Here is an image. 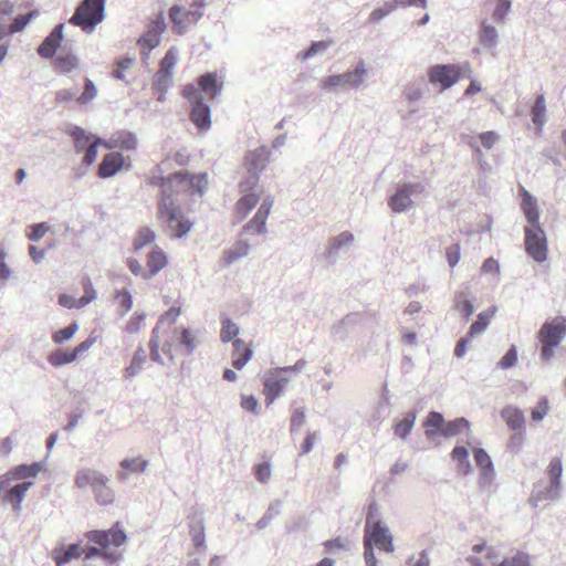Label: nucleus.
<instances>
[{"label": "nucleus", "instance_id": "f257e3e1", "mask_svg": "<svg viewBox=\"0 0 566 566\" xmlns=\"http://www.w3.org/2000/svg\"><path fill=\"white\" fill-rule=\"evenodd\" d=\"M522 209L528 226L525 227V251L536 262L542 263L547 259V239L544 229L539 224V212L535 198L524 190Z\"/></svg>", "mask_w": 566, "mask_h": 566}, {"label": "nucleus", "instance_id": "f03ea898", "mask_svg": "<svg viewBox=\"0 0 566 566\" xmlns=\"http://www.w3.org/2000/svg\"><path fill=\"white\" fill-rule=\"evenodd\" d=\"M158 217L171 231V235L177 239L187 235L193 226L192 222L184 216L180 207L176 203L171 193L168 192L167 186H164V193L158 202Z\"/></svg>", "mask_w": 566, "mask_h": 566}, {"label": "nucleus", "instance_id": "7ed1b4c3", "mask_svg": "<svg viewBox=\"0 0 566 566\" xmlns=\"http://www.w3.org/2000/svg\"><path fill=\"white\" fill-rule=\"evenodd\" d=\"M109 479L93 469H83L77 471L74 483L78 489L90 486L94 493L95 500L101 505L112 504L115 500L113 490L108 486Z\"/></svg>", "mask_w": 566, "mask_h": 566}, {"label": "nucleus", "instance_id": "20e7f679", "mask_svg": "<svg viewBox=\"0 0 566 566\" xmlns=\"http://www.w3.org/2000/svg\"><path fill=\"white\" fill-rule=\"evenodd\" d=\"M105 4L106 0H82L69 23L81 28L85 33H92L105 19Z\"/></svg>", "mask_w": 566, "mask_h": 566}, {"label": "nucleus", "instance_id": "39448f33", "mask_svg": "<svg viewBox=\"0 0 566 566\" xmlns=\"http://www.w3.org/2000/svg\"><path fill=\"white\" fill-rule=\"evenodd\" d=\"M367 75L365 62L361 60L353 71L323 77L321 80V88L324 92H336L337 88L358 90L363 86Z\"/></svg>", "mask_w": 566, "mask_h": 566}, {"label": "nucleus", "instance_id": "423d86ee", "mask_svg": "<svg viewBox=\"0 0 566 566\" xmlns=\"http://www.w3.org/2000/svg\"><path fill=\"white\" fill-rule=\"evenodd\" d=\"M270 154V150L265 146H260L247 153L244 166L249 176L240 182V189L242 191H248L256 187L260 175L269 163Z\"/></svg>", "mask_w": 566, "mask_h": 566}, {"label": "nucleus", "instance_id": "0eeeda50", "mask_svg": "<svg viewBox=\"0 0 566 566\" xmlns=\"http://www.w3.org/2000/svg\"><path fill=\"white\" fill-rule=\"evenodd\" d=\"M206 6L205 0H191V7L195 11H186L182 6L175 4L169 9V18L174 24L177 34H185L190 25H195L203 17L201 9Z\"/></svg>", "mask_w": 566, "mask_h": 566}, {"label": "nucleus", "instance_id": "6e6552de", "mask_svg": "<svg viewBox=\"0 0 566 566\" xmlns=\"http://www.w3.org/2000/svg\"><path fill=\"white\" fill-rule=\"evenodd\" d=\"M460 78L461 72L457 64H436L428 70L429 83L439 85L441 92L457 84Z\"/></svg>", "mask_w": 566, "mask_h": 566}, {"label": "nucleus", "instance_id": "1a4fd4ad", "mask_svg": "<svg viewBox=\"0 0 566 566\" xmlns=\"http://www.w3.org/2000/svg\"><path fill=\"white\" fill-rule=\"evenodd\" d=\"M424 192L421 182H405L400 185L389 198V207L396 213H401L412 207L411 196Z\"/></svg>", "mask_w": 566, "mask_h": 566}, {"label": "nucleus", "instance_id": "9d476101", "mask_svg": "<svg viewBox=\"0 0 566 566\" xmlns=\"http://www.w3.org/2000/svg\"><path fill=\"white\" fill-rule=\"evenodd\" d=\"M364 541H368L370 545L377 546L386 553L395 551L392 535L381 520L375 521L370 526H365Z\"/></svg>", "mask_w": 566, "mask_h": 566}, {"label": "nucleus", "instance_id": "9b49d317", "mask_svg": "<svg viewBox=\"0 0 566 566\" xmlns=\"http://www.w3.org/2000/svg\"><path fill=\"white\" fill-rule=\"evenodd\" d=\"M565 336L566 317L564 316H556L545 322L538 332L539 342L553 344V346H559Z\"/></svg>", "mask_w": 566, "mask_h": 566}, {"label": "nucleus", "instance_id": "f8f14e48", "mask_svg": "<svg viewBox=\"0 0 566 566\" xmlns=\"http://www.w3.org/2000/svg\"><path fill=\"white\" fill-rule=\"evenodd\" d=\"M64 23H57L52 31L44 38L42 43L36 49L38 54L45 60L53 59L56 55L59 48H61L64 35Z\"/></svg>", "mask_w": 566, "mask_h": 566}, {"label": "nucleus", "instance_id": "ddd939ff", "mask_svg": "<svg viewBox=\"0 0 566 566\" xmlns=\"http://www.w3.org/2000/svg\"><path fill=\"white\" fill-rule=\"evenodd\" d=\"M289 380L287 373L280 370V367L270 371L264 381L265 400L268 403L273 402L281 395Z\"/></svg>", "mask_w": 566, "mask_h": 566}, {"label": "nucleus", "instance_id": "4468645a", "mask_svg": "<svg viewBox=\"0 0 566 566\" xmlns=\"http://www.w3.org/2000/svg\"><path fill=\"white\" fill-rule=\"evenodd\" d=\"M166 30V22L163 14H158L147 27L146 32L138 39V44L142 48H147L148 51L154 50L160 43L161 34Z\"/></svg>", "mask_w": 566, "mask_h": 566}, {"label": "nucleus", "instance_id": "2eb2a0df", "mask_svg": "<svg viewBox=\"0 0 566 566\" xmlns=\"http://www.w3.org/2000/svg\"><path fill=\"white\" fill-rule=\"evenodd\" d=\"M125 164V157L122 153L111 151L106 154L98 165L97 176L107 179L115 176Z\"/></svg>", "mask_w": 566, "mask_h": 566}, {"label": "nucleus", "instance_id": "dca6fc26", "mask_svg": "<svg viewBox=\"0 0 566 566\" xmlns=\"http://www.w3.org/2000/svg\"><path fill=\"white\" fill-rule=\"evenodd\" d=\"M137 137L129 130H118L105 139L104 147L107 149L119 148L123 150H135L137 148Z\"/></svg>", "mask_w": 566, "mask_h": 566}, {"label": "nucleus", "instance_id": "f3484780", "mask_svg": "<svg viewBox=\"0 0 566 566\" xmlns=\"http://www.w3.org/2000/svg\"><path fill=\"white\" fill-rule=\"evenodd\" d=\"M86 537L88 542L98 545V547L90 546L85 552L84 558L91 559L93 557H102V555L104 554V549H107L109 546L108 533H106L105 531L95 530L90 531L86 534Z\"/></svg>", "mask_w": 566, "mask_h": 566}, {"label": "nucleus", "instance_id": "a211bd4d", "mask_svg": "<svg viewBox=\"0 0 566 566\" xmlns=\"http://www.w3.org/2000/svg\"><path fill=\"white\" fill-rule=\"evenodd\" d=\"M354 242V234L349 231H344L338 235L331 239L328 248L325 252V258L332 264L336 263L338 252L344 248L348 249Z\"/></svg>", "mask_w": 566, "mask_h": 566}, {"label": "nucleus", "instance_id": "6ab92c4d", "mask_svg": "<svg viewBox=\"0 0 566 566\" xmlns=\"http://www.w3.org/2000/svg\"><path fill=\"white\" fill-rule=\"evenodd\" d=\"M190 120L199 132H207L211 127V109L205 102L191 106Z\"/></svg>", "mask_w": 566, "mask_h": 566}, {"label": "nucleus", "instance_id": "aec40b11", "mask_svg": "<svg viewBox=\"0 0 566 566\" xmlns=\"http://www.w3.org/2000/svg\"><path fill=\"white\" fill-rule=\"evenodd\" d=\"M501 418L513 431L524 430L525 416L522 409L515 406H505L501 410Z\"/></svg>", "mask_w": 566, "mask_h": 566}, {"label": "nucleus", "instance_id": "412c9836", "mask_svg": "<svg viewBox=\"0 0 566 566\" xmlns=\"http://www.w3.org/2000/svg\"><path fill=\"white\" fill-rule=\"evenodd\" d=\"M189 535L193 542L196 548H202L206 546V533L202 514H193L189 516Z\"/></svg>", "mask_w": 566, "mask_h": 566}, {"label": "nucleus", "instance_id": "4be33fe9", "mask_svg": "<svg viewBox=\"0 0 566 566\" xmlns=\"http://www.w3.org/2000/svg\"><path fill=\"white\" fill-rule=\"evenodd\" d=\"M251 245L248 241L239 240L233 247L226 249L222 253V266L229 268L239 259L247 256L250 252Z\"/></svg>", "mask_w": 566, "mask_h": 566}, {"label": "nucleus", "instance_id": "5701e85b", "mask_svg": "<svg viewBox=\"0 0 566 566\" xmlns=\"http://www.w3.org/2000/svg\"><path fill=\"white\" fill-rule=\"evenodd\" d=\"M33 485V482L25 481L14 484L4 493V501L12 504L14 512L21 511V504L25 497V493Z\"/></svg>", "mask_w": 566, "mask_h": 566}, {"label": "nucleus", "instance_id": "b1692460", "mask_svg": "<svg viewBox=\"0 0 566 566\" xmlns=\"http://www.w3.org/2000/svg\"><path fill=\"white\" fill-rule=\"evenodd\" d=\"M559 489L560 485H555L554 482L551 481L548 485H545L544 488H541L539 485L535 486L531 497L530 503L537 507L541 502L543 501H553L558 499L559 496Z\"/></svg>", "mask_w": 566, "mask_h": 566}, {"label": "nucleus", "instance_id": "393cba45", "mask_svg": "<svg viewBox=\"0 0 566 566\" xmlns=\"http://www.w3.org/2000/svg\"><path fill=\"white\" fill-rule=\"evenodd\" d=\"M474 460L476 465L480 468V480L481 482H489L494 476L493 461L489 453L483 448H478L474 451Z\"/></svg>", "mask_w": 566, "mask_h": 566}, {"label": "nucleus", "instance_id": "a878e982", "mask_svg": "<svg viewBox=\"0 0 566 566\" xmlns=\"http://www.w3.org/2000/svg\"><path fill=\"white\" fill-rule=\"evenodd\" d=\"M360 321V315L358 313H349L344 316L340 321L335 323L332 326V335L336 340H344L348 334L350 328L358 324Z\"/></svg>", "mask_w": 566, "mask_h": 566}, {"label": "nucleus", "instance_id": "bb28decb", "mask_svg": "<svg viewBox=\"0 0 566 566\" xmlns=\"http://www.w3.org/2000/svg\"><path fill=\"white\" fill-rule=\"evenodd\" d=\"M233 345V359L232 366L241 370L248 361L252 358L253 350L251 347L247 346L244 340L241 338H235L232 342Z\"/></svg>", "mask_w": 566, "mask_h": 566}, {"label": "nucleus", "instance_id": "cd10ccee", "mask_svg": "<svg viewBox=\"0 0 566 566\" xmlns=\"http://www.w3.org/2000/svg\"><path fill=\"white\" fill-rule=\"evenodd\" d=\"M67 134L73 138L74 140V149L76 154H84V151L88 148V146L92 145L94 138L96 137L93 134L87 133L84 128L81 126H72Z\"/></svg>", "mask_w": 566, "mask_h": 566}, {"label": "nucleus", "instance_id": "c85d7f7f", "mask_svg": "<svg viewBox=\"0 0 566 566\" xmlns=\"http://www.w3.org/2000/svg\"><path fill=\"white\" fill-rule=\"evenodd\" d=\"M198 86L202 93H207L211 98H216L221 93L223 84L218 81L216 72H207L199 76Z\"/></svg>", "mask_w": 566, "mask_h": 566}, {"label": "nucleus", "instance_id": "c756f323", "mask_svg": "<svg viewBox=\"0 0 566 566\" xmlns=\"http://www.w3.org/2000/svg\"><path fill=\"white\" fill-rule=\"evenodd\" d=\"M497 307L495 305L490 306L488 310L478 314L476 319L472 323L469 328V337H476L482 335L488 326L492 317L495 315Z\"/></svg>", "mask_w": 566, "mask_h": 566}, {"label": "nucleus", "instance_id": "7c9ffc66", "mask_svg": "<svg viewBox=\"0 0 566 566\" xmlns=\"http://www.w3.org/2000/svg\"><path fill=\"white\" fill-rule=\"evenodd\" d=\"M167 256L160 249H154L147 258V274L144 275V280H149L158 274L167 265Z\"/></svg>", "mask_w": 566, "mask_h": 566}, {"label": "nucleus", "instance_id": "2f4dec72", "mask_svg": "<svg viewBox=\"0 0 566 566\" xmlns=\"http://www.w3.org/2000/svg\"><path fill=\"white\" fill-rule=\"evenodd\" d=\"M67 50V44L62 46V53L55 57V65L61 73H71L72 71L78 69L80 61L78 57L72 52Z\"/></svg>", "mask_w": 566, "mask_h": 566}, {"label": "nucleus", "instance_id": "473e14b6", "mask_svg": "<svg viewBox=\"0 0 566 566\" xmlns=\"http://www.w3.org/2000/svg\"><path fill=\"white\" fill-rule=\"evenodd\" d=\"M254 188L249 189L248 191H240L243 196L238 200L235 205L237 213L240 216V219H243L248 216V213L258 205L259 195L253 191Z\"/></svg>", "mask_w": 566, "mask_h": 566}, {"label": "nucleus", "instance_id": "72a5a7b5", "mask_svg": "<svg viewBox=\"0 0 566 566\" xmlns=\"http://www.w3.org/2000/svg\"><path fill=\"white\" fill-rule=\"evenodd\" d=\"M423 426L426 427L424 433L427 438L430 439L438 434L441 436V430H443L446 426V420L441 412L431 411L428 413L426 420L423 421Z\"/></svg>", "mask_w": 566, "mask_h": 566}, {"label": "nucleus", "instance_id": "f704fd0d", "mask_svg": "<svg viewBox=\"0 0 566 566\" xmlns=\"http://www.w3.org/2000/svg\"><path fill=\"white\" fill-rule=\"evenodd\" d=\"M497 30L495 27L490 24L486 20H483L480 24L479 41L480 44L486 49H494L497 45Z\"/></svg>", "mask_w": 566, "mask_h": 566}, {"label": "nucleus", "instance_id": "c9c22d12", "mask_svg": "<svg viewBox=\"0 0 566 566\" xmlns=\"http://www.w3.org/2000/svg\"><path fill=\"white\" fill-rule=\"evenodd\" d=\"M454 310L461 313L463 319L468 322L471 315L474 313V304L472 300L468 298L467 291H459L454 294Z\"/></svg>", "mask_w": 566, "mask_h": 566}, {"label": "nucleus", "instance_id": "e433bc0d", "mask_svg": "<svg viewBox=\"0 0 566 566\" xmlns=\"http://www.w3.org/2000/svg\"><path fill=\"white\" fill-rule=\"evenodd\" d=\"M187 177H188V171H178L168 177L153 176L150 179V185L159 186L161 188V195L164 193V186H167L168 192H170L171 196L174 197V190H172L174 182L182 184Z\"/></svg>", "mask_w": 566, "mask_h": 566}, {"label": "nucleus", "instance_id": "4c0bfd02", "mask_svg": "<svg viewBox=\"0 0 566 566\" xmlns=\"http://www.w3.org/2000/svg\"><path fill=\"white\" fill-rule=\"evenodd\" d=\"M82 555V548L80 544L74 543L69 545L66 548H60L54 552L53 559L56 566H64L72 559L78 558Z\"/></svg>", "mask_w": 566, "mask_h": 566}, {"label": "nucleus", "instance_id": "58836bf2", "mask_svg": "<svg viewBox=\"0 0 566 566\" xmlns=\"http://www.w3.org/2000/svg\"><path fill=\"white\" fill-rule=\"evenodd\" d=\"M147 360V354L145 348L140 345L135 350L130 364L125 368V377L133 378L137 376L142 370L143 366Z\"/></svg>", "mask_w": 566, "mask_h": 566}, {"label": "nucleus", "instance_id": "ea45409f", "mask_svg": "<svg viewBox=\"0 0 566 566\" xmlns=\"http://www.w3.org/2000/svg\"><path fill=\"white\" fill-rule=\"evenodd\" d=\"M266 220L268 217L256 211L253 218L243 226L240 235L264 234L266 232Z\"/></svg>", "mask_w": 566, "mask_h": 566}, {"label": "nucleus", "instance_id": "a19ab883", "mask_svg": "<svg viewBox=\"0 0 566 566\" xmlns=\"http://www.w3.org/2000/svg\"><path fill=\"white\" fill-rule=\"evenodd\" d=\"M42 470L41 462H33L31 464H20L10 470V474L14 480H25L34 478Z\"/></svg>", "mask_w": 566, "mask_h": 566}, {"label": "nucleus", "instance_id": "79ce46f5", "mask_svg": "<svg viewBox=\"0 0 566 566\" xmlns=\"http://www.w3.org/2000/svg\"><path fill=\"white\" fill-rule=\"evenodd\" d=\"M76 359V353L63 348L55 349L50 353L48 360L49 363L55 367H62L64 365L71 364Z\"/></svg>", "mask_w": 566, "mask_h": 566}, {"label": "nucleus", "instance_id": "37998d69", "mask_svg": "<svg viewBox=\"0 0 566 566\" xmlns=\"http://www.w3.org/2000/svg\"><path fill=\"white\" fill-rule=\"evenodd\" d=\"M532 122L542 129L546 122V104L544 94H538L531 111Z\"/></svg>", "mask_w": 566, "mask_h": 566}, {"label": "nucleus", "instance_id": "c03bdc74", "mask_svg": "<svg viewBox=\"0 0 566 566\" xmlns=\"http://www.w3.org/2000/svg\"><path fill=\"white\" fill-rule=\"evenodd\" d=\"M416 421V411H408L402 420L394 426V432L400 439L406 440L410 434Z\"/></svg>", "mask_w": 566, "mask_h": 566}, {"label": "nucleus", "instance_id": "a18cd8bd", "mask_svg": "<svg viewBox=\"0 0 566 566\" xmlns=\"http://www.w3.org/2000/svg\"><path fill=\"white\" fill-rule=\"evenodd\" d=\"M39 15L38 10H32L25 14H19L13 18L9 25V33L14 34L23 31L27 25Z\"/></svg>", "mask_w": 566, "mask_h": 566}, {"label": "nucleus", "instance_id": "49530a36", "mask_svg": "<svg viewBox=\"0 0 566 566\" xmlns=\"http://www.w3.org/2000/svg\"><path fill=\"white\" fill-rule=\"evenodd\" d=\"M469 428L470 422L468 419L463 417L457 418L452 421L446 422L443 430H441V436L444 438H451L459 434L464 429L469 430Z\"/></svg>", "mask_w": 566, "mask_h": 566}, {"label": "nucleus", "instance_id": "de8ad7c7", "mask_svg": "<svg viewBox=\"0 0 566 566\" xmlns=\"http://www.w3.org/2000/svg\"><path fill=\"white\" fill-rule=\"evenodd\" d=\"M155 239H156V234L150 228H148V227L140 228L137 232L135 240H134V244H133L134 251L137 252V251L142 250L145 245L153 243L155 241Z\"/></svg>", "mask_w": 566, "mask_h": 566}, {"label": "nucleus", "instance_id": "09e8293b", "mask_svg": "<svg viewBox=\"0 0 566 566\" xmlns=\"http://www.w3.org/2000/svg\"><path fill=\"white\" fill-rule=\"evenodd\" d=\"M281 505H282V503L279 500L272 502L269 505L265 513L263 514V516L256 522V524H255L256 528L258 530L265 528L274 517L279 516L281 513Z\"/></svg>", "mask_w": 566, "mask_h": 566}, {"label": "nucleus", "instance_id": "8fccbe9b", "mask_svg": "<svg viewBox=\"0 0 566 566\" xmlns=\"http://www.w3.org/2000/svg\"><path fill=\"white\" fill-rule=\"evenodd\" d=\"M179 343L184 347L187 356L192 355L198 346V342L196 340L190 328H182L180 331Z\"/></svg>", "mask_w": 566, "mask_h": 566}, {"label": "nucleus", "instance_id": "3c124183", "mask_svg": "<svg viewBox=\"0 0 566 566\" xmlns=\"http://www.w3.org/2000/svg\"><path fill=\"white\" fill-rule=\"evenodd\" d=\"M78 331L77 322H72L69 326L61 328L52 334V340L55 344H64L70 340Z\"/></svg>", "mask_w": 566, "mask_h": 566}, {"label": "nucleus", "instance_id": "603ef678", "mask_svg": "<svg viewBox=\"0 0 566 566\" xmlns=\"http://www.w3.org/2000/svg\"><path fill=\"white\" fill-rule=\"evenodd\" d=\"M105 532L108 533L109 545L113 544L114 546L119 547L127 539L126 532L120 526L119 522H116L108 531Z\"/></svg>", "mask_w": 566, "mask_h": 566}, {"label": "nucleus", "instance_id": "864d4df0", "mask_svg": "<svg viewBox=\"0 0 566 566\" xmlns=\"http://www.w3.org/2000/svg\"><path fill=\"white\" fill-rule=\"evenodd\" d=\"M172 83V73L157 71L153 80V91H168Z\"/></svg>", "mask_w": 566, "mask_h": 566}, {"label": "nucleus", "instance_id": "5fc2aeb1", "mask_svg": "<svg viewBox=\"0 0 566 566\" xmlns=\"http://www.w3.org/2000/svg\"><path fill=\"white\" fill-rule=\"evenodd\" d=\"M97 96V88L94 82L85 77L84 81V91L82 94L77 97V103L81 105H86L91 103L95 97Z\"/></svg>", "mask_w": 566, "mask_h": 566}, {"label": "nucleus", "instance_id": "6e6d98bb", "mask_svg": "<svg viewBox=\"0 0 566 566\" xmlns=\"http://www.w3.org/2000/svg\"><path fill=\"white\" fill-rule=\"evenodd\" d=\"M105 139H102L101 137L96 136L92 143L91 146L84 151L83 156V164L88 167L93 165L96 160L97 153H98V146H104Z\"/></svg>", "mask_w": 566, "mask_h": 566}, {"label": "nucleus", "instance_id": "4d7b16f0", "mask_svg": "<svg viewBox=\"0 0 566 566\" xmlns=\"http://www.w3.org/2000/svg\"><path fill=\"white\" fill-rule=\"evenodd\" d=\"M178 59V50L175 46H171L165 54V56L160 61V69L158 71L172 73V69L175 67Z\"/></svg>", "mask_w": 566, "mask_h": 566}, {"label": "nucleus", "instance_id": "13d9d810", "mask_svg": "<svg viewBox=\"0 0 566 566\" xmlns=\"http://www.w3.org/2000/svg\"><path fill=\"white\" fill-rule=\"evenodd\" d=\"M329 44L331 43L328 41H313L307 50L298 54V57L302 61H306L316 55L317 53L325 51L329 46Z\"/></svg>", "mask_w": 566, "mask_h": 566}, {"label": "nucleus", "instance_id": "bf43d9fd", "mask_svg": "<svg viewBox=\"0 0 566 566\" xmlns=\"http://www.w3.org/2000/svg\"><path fill=\"white\" fill-rule=\"evenodd\" d=\"M423 94L424 88L422 83H412L408 85L403 91V95L409 103H416L420 101L423 97Z\"/></svg>", "mask_w": 566, "mask_h": 566}, {"label": "nucleus", "instance_id": "052dcab7", "mask_svg": "<svg viewBox=\"0 0 566 566\" xmlns=\"http://www.w3.org/2000/svg\"><path fill=\"white\" fill-rule=\"evenodd\" d=\"M185 182H188L190 188H192L197 192L202 193L205 191V189L207 188L208 179H207L206 174L190 175L188 172V177L186 178V180L182 184H185Z\"/></svg>", "mask_w": 566, "mask_h": 566}, {"label": "nucleus", "instance_id": "680f3d73", "mask_svg": "<svg viewBox=\"0 0 566 566\" xmlns=\"http://www.w3.org/2000/svg\"><path fill=\"white\" fill-rule=\"evenodd\" d=\"M239 334V327L230 318L222 321L221 339L224 343L232 340Z\"/></svg>", "mask_w": 566, "mask_h": 566}, {"label": "nucleus", "instance_id": "e2e57ef3", "mask_svg": "<svg viewBox=\"0 0 566 566\" xmlns=\"http://www.w3.org/2000/svg\"><path fill=\"white\" fill-rule=\"evenodd\" d=\"M547 473L551 476V481L554 482L555 485H560V478L563 473V464L559 458H553L548 464Z\"/></svg>", "mask_w": 566, "mask_h": 566}, {"label": "nucleus", "instance_id": "0e129e2a", "mask_svg": "<svg viewBox=\"0 0 566 566\" xmlns=\"http://www.w3.org/2000/svg\"><path fill=\"white\" fill-rule=\"evenodd\" d=\"M182 96L192 105L199 102H205L200 87L192 84L186 85L182 91Z\"/></svg>", "mask_w": 566, "mask_h": 566}, {"label": "nucleus", "instance_id": "69168bd1", "mask_svg": "<svg viewBox=\"0 0 566 566\" xmlns=\"http://www.w3.org/2000/svg\"><path fill=\"white\" fill-rule=\"evenodd\" d=\"M517 361V349L515 345H511L504 356L499 360L497 367L501 369L512 368Z\"/></svg>", "mask_w": 566, "mask_h": 566}, {"label": "nucleus", "instance_id": "338daca9", "mask_svg": "<svg viewBox=\"0 0 566 566\" xmlns=\"http://www.w3.org/2000/svg\"><path fill=\"white\" fill-rule=\"evenodd\" d=\"M305 418H306L305 407H298L292 411L291 426H290L292 433L296 432L305 423Z\"/></svg>", "mask_w": 566, "mask_h": 566}, {"label": "nucleus", "instance_id": "774afa93", "mask_svg": "<svg viewBox=\"0 0 566 566\" xmlns=\"http://www.w3.org/2000/svg\"><path fill=\"white\" fill-rule=\"evenodd\" d=\"M548 400L546 397L539 398L536 406L532 410V420L535 422L542 421L548 412Z\"/></svg>", "mask_w": 566, "mask_h": 566}]
</instances>
